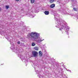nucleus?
<instances>
[{
    "instance_id": "obj_1",
    "label": "nucleus",
    "mask_w": 78,
    "mask_h": 78,
    "mask_svg": "<svg viewBox=\"0 0 78 78\" xmlns=\"http://www.w3.org/2000/svg\"><path fill=\"white\" fill-rule=\"evenodd\" d=\"M28 38H31V39L33 41H36L37 43H41L44 41V39H42V38L40 37V35L39 33L36 32H32L30 33H29L27 35Z\"/></svg>"
},
{
    "instance_id": "obj_2",
    "label": "nucleus",
    "mask_w": 78,
    "mask_h": 78,
    "mask_svg": "<svg viewBox=\"0 0 78 78\" xmlns=\"http://www.w3.org/2000/svg\"><path fill=\"white\" fill-rule=\"evenodd\" d=\"M55 18V20H56V22L57 23V25L58 26H55L58 28L59 27H60V28H59V30L62 31V30H64L65 29V30H66L67 31H69V27L68 26H66H66L64 24L66 23V22L64 21L63 20H61V21L59 20L58 19H56V17L58 16V14H55L54 15Z\"/></svg>"
},
{
    "instance_id": "obj_3",
    "label": "nucleus",
    "mask_w": 78,
    "mask_h": 78,
    "mask_svg": "<svg viewBox=\"0 0 78 78\" xmlns=\"http://www.w3.org/2000/svg\"><path fill=\"white\" fill-rule=\"evenodd\" d=\"M11 49L12 50H13L15 52H16V53H17V48H14V45L13 44L12 46L10 47Z\"/></svg>"
},
{
    "instance_id": "obj_4",
    "label": "nucleus",
    "mask_w": 78,
    "mask_h": 78,
    "mask_svg": "<svg viewBox=\"0 0 78 78\" xmlns=\"http://www.w3.org/2000/svg\"><path fill=\"white\" fill-rule=\"evenodd\" d=\"M38 55V53L37 51H34L32 52V55L34 57H36L37 56V55Z\"/></svg>"
},
{
    "instance_id": "obj_5",
    "label": "nucleus",
    "mask_w": 78,
    "mask_h": 78,
    "mask_svg": "<svg viewBox=\"0 0 78 78\" xmlns=\"http://www.w3.org/2000/svg\"><path fill=\"white\" fill-rule=\"evenodd\" d=\"M34 50L36 51H38L39 50V48L37 46H35L34 48Z\"/></svg>"
},
{
    "instance_id": "obj_6",
    "label": "nucleus",
    "mask_w": 78,
    "mask_h": 78,
    "mask_svg": "<svg viewBox=\"0 0 78 78\" xmlns=\"http://www.w3.org/2000/svg\"><path fill=\"white\" fill-rule=\"evenodd\" d=\"M55 6V4H52L51 5L50 7L51 8H54Z\"/></svg>"
},
{
    "instance_id": "obj_7",
    "label": "nucleus",
    "mask_w": 78,
    "mask_h": 78,
    "mask_svg": "<svg viewBox=\"0 0 78 78\" xmlns=\"http://www.w3.org/2000/svg\"><path fill=\"white\" fill-rule=\"evenodd\" d=\"M38 76H39L40 78H44V77L42 76V75H41L40 74H38Z\"/></svg>"
},
{
    "instance_id": "obj_8",
    "label": "nucleus",
    "mask_w": 78,
    "mask_h": 78,
    "mask_svg": "<svg viewBox=\"0 0 78 78\" xmlns=\"http://www.w3.org/2000/svg\"><path fill=\"white\" fill-rule=\"evenodd\" d=\"M44 13L46 15H48L49 14V12L48 11H45Z\"/></svg>"
},
{
    "instance_id": "obj_9",
    "label": "nucleus",
    "mask_w": 78,
    "mask_h": 78,
    "mask_svg": "<svg viewBox=\"0 0 78 78\" xmlns=\"http://www.w3.org/2000/svg\"><path fill=\"white\" fill-rule=\"evenodd\" d=\"M32 47H34L36 45V43L34 42H33L31 44Z\"/></svg>"
},
{
    "instance_id": "obj_10",
    "label": "nucleus",
    "mask_w": 78,
    "mask_h": 78,
    "mask_svg": "<svg viewBox=\"0 0 78 78\" xmlns=\"http://www.w3.org/2000/svg\"><path fill=\"white\" fill-rule=\"evenodd\" d=\"M39 54L40 56H41L42 55V51H39Z\"/></svg>"
},
{
    "instance_id": "obj_11",
    "label": "nucleus",
    "mask_w": 78,
    "mask_h": 78,
    "mask_svg": "<svg viewBox=\"0 0 78 78\" xmlns=\"http://www.w3.org/2000/svg\"><path fill=\"white\" fill-rule=\"evenodd\" d=\"M19 57H20L21 59H22L23 58V55H21L20 56L19 55Z\"/></svg>"
},
{
    "instance_id": "obj_12",
    "label": "nucleus",
    "mask_w": 78,
    "mask_h": 78,
    "mask_svg": "<svg viewBox=\"0 0 78 78\" xmlns=\"http://www.w3.org/2000/svg\"><path fill=\"white\" fill-rule=\"evenodd\" d=\"M34 16H35L34 15H31L30 16V17H31V18H33Z\"/></svg>"
},
{
    "instance_id": "obj_13",
    "label": "nucleus",
    "mask_w": 78,
    "mask_h": 78,
    "mask_svg": "<svg viewBox=\"0 0 78 78\" xmlns=\"http://www.w3.org/2000/svg\"><path fill=\"white\" fill-rule=\"evenodd\" d=\"M33 65L32 64V66H33L34 67V69H35V66H36V65H35V64L34 63H33Z\"/></svg>"
},
{
    "instance_id": "obj_14",
    "label": "nucleus",
    "mask_w": 78,
    "mask_h": 78,
    "mask_svg": "<svg viewBox=\"0 0 78 78\" xmlns=\"http://www.w3.org/2000/svg\"><path fill=\"white\" fill-rule=\"evenodd\" d=\"M30 2L32 3H34V0H30Z\"/></svg>"
},
{
    "instance_id": "obj_15",
    "label": "nucleus",
    "mask_w": 78,
    "mask_h": 78,
    "mask_svg": "<svg viewBox=\"0 0 78 78\" xmlns=\"http://www.w3.org/2000/svg\"><path fill=\"white\" fill-rule=\"evenodd\" d=\"M50 3H53L54 2V0H50Z\"/></svg>"
},
{
    "instance_id": "obj_16",
    "label": "nucleus",
    "mask_w": 78,
    "mask_h": 78,
    "mask_svg": "<svg viewBox=\"0 0 78 78\" xmlns=\"http://www.w3.org/2000/svg\"><path fill=\"white\" fill-rule=\"evenodd\" d=\"M5 7L6 9H8L9 8V6L8 5H6Z\"/></svg>"
},
{
    "instance_id": "obj_17",
    "label": "nucleus",
    "mask_w": 78,
    "mask_h": 78,
    "mask_svg": "<svg viewBox=\"0 0 78 78\" xmlns=\"http://www.w3.org/2000/svg\"><path fill=\"white\" fill-rule=\"evenodd\" d=\"M73 9L74 11H77V9L76 8H74Z\"/></svg>"
},
{
    "instance_id": "obj_18",
    "label": "nucleus",
    "mask_w": 78,
    "mask_h": 78,
    "mask_svg": "<svg viewBox=\"0 0 78 78\" xmlns=\"http://www.w3.org/2000/svg\"><path fill=\"white\" fill-rule=\"evenodd\" d=\"M61 12H64V11H63V10H61Z\"/></svg>"
},
{
    "instance_id": "obj_19",
    "label": "nucleus",
    "mask_w": 78,
    "mask_h": 78,
    "mask_svg": "<svg viewBox=\"0 0 78 78\" xmlns=\"http://www.w3.org/2000/svg\"><path fill=\"white\" fill-rule=\"evenodd\" d=\"M67 70V71H68L69 72H70L71 73L72 72H71V70Z\"/></svg>"
},
{
    "instance_id": "obj_20",
    "label": "nucleus",
    "mask_w": 78,
    "mask_h": 78,
    "mask_svg": "<svg viewBox=\"0 0 78 78\" xmlns=\"http://www.w3.org/2000/svg\"><path fill=\"white\" fill-rule=\"evenodd\" d=\"M17 44H20V41H18L17 42Z\"/></svg>"
},
{
    "instance_id": "obj_21",
    "label": "nucleus",
    "mask_w": 78,
    "mask_h": 78,
    "mask_svg": "<svg viewBox=\"0 0 78 78\" xmlns=\"http://www.w3.org/2000/svg\"><path fill=\"white\" fill-rule=\"evenodd\" d=\"M16 1V2H19V0H15Z\"/></svg>"
},
{
    "instance_id": "obj_22",
    "label": "nucleus",
    "mask_w": 78,
    "mask_h": 78,
    "mask_svg": "<svg viewBox=\"0 0 78 78\" xmlns=\"http://www.w3.org/2000/svg\"><path fill=\"white\" fill-rule=\"evenodd\" d=\"M10 44H12V45L13 44L12 43H11V42H10Z\"/></svg>"
},
{
    "instance_id": "obj_23",
    "label": "nucleus",
    "mask_w": 78,
    "mask_h": 78,
    "mask_svg": "<svg viewBox=\"0 0 78 78\" xmlns=\"http://www.w3.org/2000/svg\"><path fill=\"white\" fill-rule=\"evenodd\" d=\"M28 60H26V61H25V62H28Z\"/></svg>"
},
{
    "instance_id": "obj_24",
    "label": "nucleus",
    "mask_w": 78,
    "mask_h": 78,
    "mask_svg": "<svg viewBox=\"0 0 78 78\" xmlns=\"http://www.w3.org/2000/svg\"><path fill=\"white\" fill-rule=\"evenodd\" d=\"M36 72L37 73V72H38V71H36Z\"/></svg>"
},
{
    "instance_id": "obj_25",
    "label": "nucleus",
    "mask_w": 78,
    "mask_h": 78,
    "mask_svg": "<svg viewBox=\"0 0 78 78\" xmlns=\"http://www.w3.org/2000/svg\"><path fill=\"white\" fill-rule=\"evenodd\" d=\"M8 41H10V40H9V39H8Z\"/></svg>"
},
{
    "instance_id": "obj_26",
    "label": "nucleus",
    "mask_w": 78,
    "mask_h": 78,
    "mask_svg": "<svg viewBox=\"0 0 78 78\" xmlns=\"http://www.w3.org/2000/svg\"><path fill=\"white\" fill-rule=\"evenodd\" d=\"M0 11H1V8H0Z\"/></svg>"
},
{
    "instance_id": "obj_27",
    "label": "nucleus",
    "mask_w": 78,
    "mask_h": 78,
    "mask_svg": "<svg viewBox=\"0 0 78 78\" xmlns=\"http://www.w3.org/2000/svg\"><path fill=\"white\" fill-rule=\"evenodd\" d=\"M67 34H69V33L67 32Z\"/></svg>"
},
{
    "instance_id": "obj_28",
    "label": "nucleus",
    "mask_w": 78,
    "mask_h": 78,
    "mask_svg": "<svg viewBox=\"0 0 78 78\" xmlns=\"http://www.w3.org/2000/svg\"><path fill=\"white\" fill-rule=\"evenodd\" d=\"M65 32H66V31Z\"/></svg>"
}]
</instances>
